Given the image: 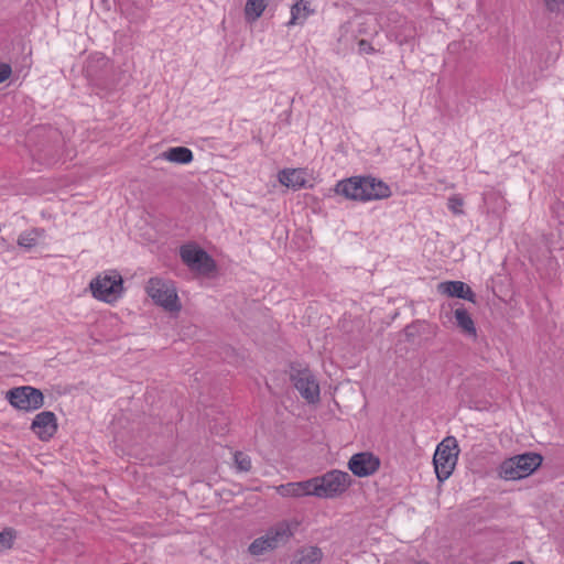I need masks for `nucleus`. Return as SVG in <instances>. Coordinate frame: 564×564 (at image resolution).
<instances>
[{"label":"nucleus","mask_w":564,"mask_h":564,"mask_svg":"<svg viewBox=\"0 0 564 564\" xmlns=\"http://www.w3.org/2000/svg\"><path fill=\"white\" fill-rule=\"evenodd\" d=\"M543 462L542 455L527 452L505 459L498 469L499 477L505 480H519L532 475Z\"/></svg>","instance_id":"f257e3e1"},{"label":"nucleus","mask_w":564,"mask_h":564,"mask_svg":"<svg viewBox=\"0 0 564 564\" xmlns=\"http://www.w3.org/2000/svg\"><path fill=\"white\" fill-rule=\"evenodd\" d=\"M459 448L454 436L445 437L436 447L433 464L440 481L446 480L457 464Z\"/></svg>","instance_id":"f03ea898"},{"label":"nucleus","mask_w":564,"mask_h":564,"mask_svg":"<svg viewBox=\"0 0 564 564\" xmlns=\"http://www.w3.org/2000/svg\"><path fill=\"white\" fill-rule=\"evenodd\" d=\"M315 497L332 499L344 494L351 485V477L346 471L330 470L322 476L313 477Z\"/></svg>","instance_id":"7ed1b4c3"},{"label":"nucleus","mask_w":564,"mask_h":564,"mask_svg":"<svg viewBox=\"0 0 564 564\" xmlns=\"http://www.w3.org/2000/svg\"><path fill=\"white\" fill-rule=\"evenodd\" d=\"M147 293L155 304L167 312H180L182 308L176 288L170 280L151 278L147 284Z\"/></svg>","instance_id":"20e7f679"},{"label":"nucleus","mask_w":564,"mask_h":564,"mask_svg":"<svg viewBox=\"0 0 564 564\" xmlns=\"http://www.w3.org/2000/svg\"><path fill=\"white\" fill-rule=\"evenodd\" d=\"M89 288L95 299L112 303L123 292V280L117 271H108L97 275L90 282Z\"/></svg>","instance_id":"39448f33"},{"label":"nucleus","mask_w":564,"mask_h":564,"mask_svg":"<svg viewBox=\"0 0 564 564\" xmlns=\"http://www.w3.org/2000/svg\"><path fill=\"white\" fill-rule=\"evenodd\" d=\"M6 399L15 409L32 412L44 405V395L40 389L21 386L10 389Z\"/></svg>","instance_id":"423d86ee"},{"label":"nucleus","mask_w":564,"mask_h":564,"mask_svg":"<svg viewBox=\"0 0 564 564\" xmlns=\"http://www.w3.org/2000/svg\"><path fill=\"white\" fill-rule=\"evenodd\" d=\"M290 378L301 397L308 403L319 401V384L310 369L292 367Z\"/></svg>","instance_id":"0eeeda50"},{"label":"nucleus","mask_w":564,"mask_h":564,"mask_svg":"<svg viewBox=\"0 0 564 564\" xmlns=\"http://www.w3.org/2000/svg\"><path fill=\"white\" fill-rule=\"evenodd\" d=\"M180 254L182 261L192 270L208 274L216 269L214 259L202 248L184 246Z\"/></svg>","instance_id":"6e6552de"},{"label":"nucleus","mask_w":564,"mask_h":564,"mask_svg":"<svg viewBox=\"0 0 564 564\" xmlns=\"http://www.w3.org/2000/svg\"><path fill=\"white\" fill-rule=\"evenodd\" d=\"M348 467L357 477L373 475L380 467V459L370 452H361L351 456Z\"/></svg>","instance_id":"1a4fd4ad"},{"label":"nucleus","mask_w":564,"mask_h":564,"mask_svg":"<svg viewBox=\"0 0 564 564\" xmlns=\"http://www.w3.org/2000/svg\"><path fill=\"white\" fill-rule=\"evenodd\" d=\"M31 430L41 441L51 440L57 432V419L52 411H43L35 415Z\"/></svg>","instance_id":"9d476101"},{"label":"nucleus","mask_w":564,"mask_h":564,"mask_svg":"<svg viewBox=\"0 0 564 564\" xmlns=\"http://www.w3.org/2000/svg\"><path fill=\"white\" fill-rule=\"evenodd\" d=\"M315 484L314 479H307L303 481L288 482L282 484L275 487L276 492L281 497H293V498H302L314 496L315 497Z\"/></svg>","instance_id":"9b49d317"},{"label":"nucleus","mask_w":564,"mask_h":564,"mask_svg":"<svg viewBox=\"0 0 564 564\" xmlns=\"http://www.w3.org/2000/svg\"><path fill=\"white\" fill-rule=\"evenodd\" d=\"M362 176H354L344 181H339L336 185V193L345 196L346 198L354 200H362L365 199V188H362Z\"/></svg>","instance_id":"f8f14e48"},{"label":"nucleus","mask_w":564,"mask_h":564,"mask_svg":"<svg viewBox=\"0 0 564 564\" xmlns=\"http://www.w3.org/2000/svg\"><path fill=\"white\" fill-rule=\"evenodd\" d=\"M111 68L109 59L104 55L93 56L86 67L88 78L95 85H101L105 80L107 72Z\"/></svg>","instance_id":"ddd939ff"},{"label":"nucleus","mask_w":564,"mask_h":564,"mask_svg":"<svg viewBox=\"0 0 564 564\" xmlns=\"http://www.w3.org/2000/svg\"><path fill=\"white\" fill-rule=\"evenodd\" d=\"M362 183L365 188V199L367 200H377L383 199L391 196L390 187L382 181L376 180L373 177H362Z\"/></svg>","instance_id":"4468645a"},{"label":"nucleus","mask_w":564,"mask_h":564,"mask_svg":"<svg viewBox=\"0 0 564 564\" xmlns=\"http://www.w3.org/2000/svg\"><path fill=\"white\" fill-rule=\"evenodd\" d=\"M438 291L453 297L464 299L475 303V293L462 281H448L438 284Z\"/></svg>","instance_id":"2eb2a0df"},{"label":"nucleus","mask_w":564,"mask_h":564,"mask_svg":"<svg viewBox=\"0 0 564 564\" xmlns=\"http://www.w3.org/2000/svg\"><path fill=\"white\" fill-rule=\"evenodd\" d=\"M279 182L293 189L305 186L306 180L304 172L300 169H285L279 173Z\"/></svg>","instance_id":"dca6fc26"},{"label":"nucleus","mask_w":564,"mask_h":564,"mask_svg":"<svg viewBox=\"0 0 564 564\" xmlns=\"http://www.w3.org/2000/svg\"><path fill=\"white\" fill-rule=\"evenodd\" d=\"M323 556L318 546H305L296 552L291 564H321Z\"/></svg>","instance_id":"f3484780"},{"label":"nucleus","mask_w":564,"mask_h":564,"mask_svg":"<svg viewBox=\"0 0 564 564\" xmlns=\"http://www.w3.org/2000/svg\"><path fill=\"white\" fill-rule=\"evenodd\" d=\"M160 159L177 164H188L193 161L194 155L188 148L175 147L162 152Z\"/></svg>","instance_id":"a211bd4d"},{"label":"nucleus","mask_w":564,"mask_h":564,"mask_svg":"<svg viewBox=\"0 0 564 564\" xmlns=\"http://www.w3.org/2000/svg\"><path fill=\"white\" fill-rule=\"evenodd\" d=\"M267 534L275 549L279 544L288 542L293 531L289 522L282 521L270 528Z\"/></svg>","instance_id":"6ab92c4d"},{"label":"nucleus","mask_w":564,"mask_h":564,"mask_svg":"<svg viewBox=\"0 0 564 564\" xmlns=\"http://www.w3.org/2000/svg\"><path fill=\"white\" fill-rule=\"evenodd\" d=\"M454 316L456 319L457 326L462 329V332L470 337H476L477 330L475 323L465 307H458L454 312Z\"/></svg>","instance_id":"aec40b11"},{"label":"nucleus","mask_w":564,"mask_h":564,"mask_svg":"<svg viewBox=\"0 0 564 564\" xmlns=\"http://www.w3.org/2000/svg\"><path fill=\"white\" fill-rule=\"evenodd\" d=\"M311 10L308 7V2L304 0L297 1L295 4L291 8V19L288 22V25H296V24H303L308 15L311 14Z\"/></svg>","instance_id":"412c9836"},{"label":"nucleus","mask_w":564,"mask_h":564,"mask_svg":"<svg viewBox=\"0 0 564 564\" xmlns=\"http://www.w3.org/2000/svg\"><path fill=\"white\" fill-rule=\"evenodd\" d=\"M268 0H247L245 7V15L248 21L258 20L265 10Z\"/></svg>","instance_id":"4be33fe9"},{"label":"nucleus","mask_w":564,"mask_h":564,"mask_svg":"<svg viewBox=\"0 0 564 564\" xmlns=\"http://www.w3.org/2000/svg\"><path fill=\"white\" fill-rule=\"evenodd\" d=\"M273 549H274V546H273L272 542L270 541V539H269L267 533L264 535L256 539L249 545V552L252 555H261L264 552H267L269 550H273Z\"/></svg>","instance_id":"5701e85b"},{"label":"nucleus","mask_w":564,"mask_h":564,"mask_svg":"<svg viewBox=\"0 0 564 564\" xmlns=\"http://www.w3.org/2000/svg\"><path fill=\"white\" fill-rule=\"evenodd\" d=\"M43 232V230L32 229L30 231L22 232L18 238V245L20 247L31 249L36 245L37 237Z\"/></svg>","instance_id":"b1692460"},{"label":"nucleus","mask_w":564,"mask_h":564,"mask_svg":"<svg viewBox=\"0 0 564 564\" xmlns=\"http://www.w3.org/2000/svg\"><path fill=\"white\" fill-rule=\"evenodd\" d=\"M15 539V531L7 528L0 532V552L12 547Z\"/></svg>","instance_id":"393cba45"},{"label":"nucleus","mask_w":564,"mask_h":564,"mask_svg":"<svg viewBox=\"0 0 564 564\" xmlns=\"http://www.w3.org/2000/svg\"><path fill=\"white\" fill-rule=\"evenodd\" d=\"M235 465L239 471H249L251 469V458L242 453L236 452L235 455Z\"/></svg>","instance_id":"a878e982"},{"label":"nucleus","mask_w":564,"mask_h":564,"mask_svg":"<svg viewBox=\"0 0 564 564\" xmlns=\"http://www.w3.org/2000/svg\"><path fill=\"white\" fill-rule=\"evenodd\" d=\"M464 199L459 195H453L448 198V209L455 215L464 214L463 210Z\"/></svg>","instance_id":"bb28decb"},{"label":"nucleus","mask_w":564,"mask_h":564,"mask_svg":"<svg viewBox=\"0 0 564 564\" xmlns=\"http://www.w3.org/2000/svg\"><path fill=\"white\" fill-rule=\"evenodd\" d=\"M547 11L552 13H558L564 0H543Z\"/></svg>","instance_id":"cd10ccee"},{"label":"nucleus","mask_w":564,"mask_h":564,"mask_svg":"<svg viewBox=\"0 0 564 564\" xmlns=\"http://www.w3.org/2000/svg\"><path fill=\"white\" fill-rule=\"evenodd\" d=\"M12 73L11 66L7 63H0V84L10 77Z\"/></svg>","instance_id":"c85d7f7f"},{"label":"nucleus","mask_w":564,"mask_h":564,"mask_svg":"<svg viewBox=\"0 0 564 564\" xmlns=\"http://www.w3.org/2000/svg\"><path fill=\"white\" fill-rule=\"evenodd\" d=\"M359 50L367 54H372L375 52L373 46L367 40H360L358 42Z\"/></svg>","instance_id":"c756f323"},{"label":"nucleus","mask_w":564,"mask_h":564,"mask_svg":"<svg viewBox=\"0 0 564 564\" xmlns=\"http://www.w3.org/2000/svg\"><path fill=\"white\" fill-rule=\"evenodd\" d=\"M213 432H215L216 434H219L221 433V431H218V430H215V427H210Z\"/></svg>","instance_id":"7c9ffc66"},{"label":"nucleus","mask_w":564,"mask_h":564,"mask_svg":"<svg viewBox=\"0 0 564 564\" xmlns=\"http://www.w3.org/2000/svg\"><path fill=\"white\" fill-rule=\"evenodd\" d=\"M417 564H429V563H426V562H419Z\"/></svg>","instance_id":"2f4dec72"}]
</instances>
